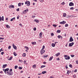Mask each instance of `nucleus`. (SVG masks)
<instances>
[{
	"label": "nucleus",
	"mask_w": 78,
	"mask_h": 78,
	"mask_svg": "<svg viewBox=\"0 0 78 78\" xmlns=\"http://www.w3.org/2000/svg\"><path fill=\"white\" fill-rule=\"evenodd\" d=\"M28 11V9H27L25 10L21 14H26L27 12Z\"/></svg>",
	"instance_id": "f257e3e1"
},
{
	"label": "nucleus",
	"mask_w": 78,
	"mask_h": 78,
	"mask_svg": "<svg viewBox=\"0 0 78 78\" xmlns=\"http://www.w3.org/2000/svg\"><path fill=\"white\" fill-rule=\"evenodd\" d=\"M25 5H27V6H29L30 5V2L28 1H26L25 2Z\"/></svg>",
	"instance_id": "f03ea898"
},
{
	"label": "nucleus",
	"mask_w": 78,
	"mask_h": 78,
	"mask_svg": "<svg viewBox=\"0 0 78 78\" xmlns=\"http://www.w3.org/2000/svg\"><path fill=\"white\" fill-rule=\"evenodd\" d=\"M64 57H65V59L66 60H67V59H70V57L69 56L67 55H64Z\"/></svg>",
	"instance_id": "7ed1b4c3"
},
{
	"label": "nucleus",
	"mask_w": 78,
	"mask_h": 78,
	"mask_svg": "<svg viewBox=\"0 0 78 78\" xmlns=\"http://www.w3.org/2000/svg\"><path fill=\"white\" fill-rule=\"evenodd\" d=\"M7 74L8 75H13V72H7Z\"/></svg>",
	"instance_id": "20e7f679"
},
{
	"label": "nucleus",
	"mask_w": 78,
	"mask_h": 78,
	"mask_svg": "<svg viewBox=\"0 0 78 78\" xmlns=\"http://www.w3.org/2000/svg\"><path fill=\"white\" fill-rule=\"evenodd\" d=\"M45 51L44 50V49H41V50L40 53H41V55H42V54H43V53H45Z\"/></svg>",
	"instance_id": "39448f33"
},
{
	"label": "nucleus",
	"mask_w": 78,
	"mask_h": 78,
	"mask_svg": "<svg viewBox=\"0 0 78 78\" xmlns=\"http://www.w3.org/2000/svg\"><path fill=\"white\" fill-rule=\"evenodd\" d=\"M73 41V38H72V37H71L70 38L69 42H72Z\"/></svg>",
	"instance_id": "423d86ee"
},
{
	"label": "nucleus",
	"mask_w": 78,
	"mask_h": 78,
	"mask_svg": "<svg viewBox=\"0 0 78 78\" xmlns=\"http://www.w3.org/2000/svg\"><path fill=\"white\" fill-rule=\"evenodd\" d=\"M74 5V4L72 2H71L69 3V6H72Z\"/></svg>",
	"instance_id": "0eeeda50"
},
{
	"label": "nucleus",
	"mask_w": 78,
	"mask_h": 78,
	"mask_svg": "<svg viewBox=\"0 0 78 78\" xmlns=\"http://www.w3.org/2000/svg\"><path fill=\"white\" fill-rule=\"evenodd\" d=\"M73 44H74V43L73 42L69 43V47H72V46Z\"/></svg>",
	"instance_id": "6e6552de"
},
{
	"label": "nucleus",
	"mask_w": 78,
	"mask_h": 78,
	"mask_svg": "<svg viewBox=\"0 0 78 78\" xmlns=\"http://www.w3.org/2000/svg\"><path fill=\"white\" fill-rule=\"evenodd\" d=\"M66 23V21H63L62 22H60L59 23H60V24H64V23Z\"/></svg>",
	"instance_id": "1a4fd4ad"
},
{
	"label": "nucleus",
	"mask_w": 78,
	"mask_h": 78,
	"mask_svg": "<svg viewBox=\"0 0 78 78\" xmlns=\"http://www.w3.org/2000/svg\"><path fill=\"white\" fill-rule=\"evenodd\" d=\"M12 46L14 49H15V50L17 49V47L15 45H14V44H12Z\"/></svg>",
	"instance_id": "9d476101"
},
{
	"label": "nucleus",
	"mask_w": 78,
	"mask_h": 78,
	"mask_svg": "<svg viewBox=\"0 0 78 78\" xmlns=\"http://www.w3.org/2000/svg\"><path fill=\"white\" fill-rule=\"evenodd\" d=\"M7 66V64L3 65L2 66L3 69H5Z\"/></svg>",
	"instance_id": "9b49d317"
},
{
	"label": "nucleus",
	"mask_w": 78,
	"mask_h": 78,
	"mask_svg": "<svg viewBox=\"0 0 78 78\" xmlns=\"http://www.w3.org/2000/svg\"><path fill=\"white\" fill-rule=\"evenodd\" d=\"M14 8V6L13 5H10L9 6V8Z\"/></svg>",
	"instance_id": "f8f14e48"
},
{
	"label": "nucleus",
	"mask_w": 78,
	"mask_h": 78,
	"mask_svg": "<svg viewBox=\"0 0 78 78\" xmlns=\"http://www.w3.org/2000/svg\"><path fill=\"white\" fill-rule=\"evenodd\" d=\"M53 58V56H52V57H50V58L49 59V61H51V60H52Z\"/></svg>",
	"instance_id": "ddd939ff"
},
{
	"label": "nucleus",
	"mask_w": 78,
	"mask_h": 78,
	"mask_svg": "<svg viewBox=\"0 0 78 78\" xmlns=\"http://www.w3.org/2000/svg\"><path fill=\"white\" fill-rule=\"evenodd\" d=\"M57 37H58V39H60V38H61V37H62L61 39H62V36H61V35H58Z\"/></svg>",
	"instance_id": "4468645a"
},
{
	"label": "nucleus",
	"mask_w": 78,
	"mask_h": 78,
	"mask_svg": "<svg viewBox=\"0 0 78 78\" xmlns=\"http://www.w3.org/2000/svg\"><path fill=\"white\" fill-rule=\"evenodd\" d=\"M35 22H36L37 23H39V20H34Z\"/></svg>",
	"instance_id": "2eb2a0df"
},
{
	"label": "nucleus",
	"mask_w": 78,
	"mask_h": 78,
	"mask_svg": "<svg viewBox=\"0 0 78 78\" xmlns=\"http://www.w3.org/2000/svg\"><path fill=\"white\" fill-rule=\"evenodd\" d=\"M56 44H55L54 43H52L51 44V46L52 47H54L55 46V45Z\"/></svg>",
	"instance_id": "dca6fc26"
},
{
	"label": "nucleus",
	"mask_w": 78,
	"mask_h": 78,
	"mask_svg": "<svg viewBox=\"0 0 78 78\" xmlns=\"http://www.w3.org/2000/svg\"><path fill=\"white\" fill-rule=\"evenodd\" d=\"M31 43L33 45H36V42H32Z\"/></svg>",
	"instance_id": "f3484780"
},
{
	"label": "nucleus",
	"mask_w": 78,
	"mask_h": 78,
	"mask_svg": "<svg viewBox=\"0 0 78 78\" xmlns=\"http://www.w3.org/2000/svg\"><path fill=\"white\" fill-rule=\"evenodd\" d=\"M47 73V71H43L42 72V74H45V73Z\"/></svg>",
	"instance_id": "a211bd4d"
},
{
	"label": "nucleus",
	"mask_w": 78,
	"mask_h": 78,
	"mask_svg": "<svg viewBox=\"0 0 78 78\" xmlns=\"http://www.w3.org/2000/svg\"><path fill=\"white\" fill-rule=\"evenodd\" d=\"M60 55V53H57L55 55V56H59Z\"/></svg>",
	"instance_id": "6ab92c4d"
},
{
	"label": "nucleus",
	"mask_w": 78,
	"mask_h": 78,
	"mask_svg": "<svg viewBox=\"0 0 78 78\" xmlns=\"http://www.w3.org/2000/svg\"><path fill=\"white\" fill-rule=\"evenodd\" d=\"M71 73V71L68 70L67 72V74H69V73Z\"/></svg>",
	"instance_id": "aec40b11"
},
{
	"label": "nucleus",
	"mask_w": 78,
	"mask_h": 78,
	"mask_svg": "<svg viewBox=\"0 0 78 78\" xmlns=\"http://www.w3.org/2000/svg\"><path fill=\"white\" fill-rule=\"evenodd\" d=\"M13 53L15 56H17V53H16L15 52H14Z\"/></svg>",
	"instance_id": "412c9836"
},
{
	"label": "nucleus",
	"mask_w": 78,
	"mask_h": 78,
	"mask_svg": "<svg viewBox=\"0 0 78 78\" xmlns=\"http://www.w3.org/2000/svg\"><path fill=\"white\" fill-rule=\"evenodd\" d=\"M33 68H34V69H35L36 67V65H34L33 66H32Z\"/></svg>",
	"instance_id": "4be33fe9"
},
{
	"label": "nucleus",
	"mask_w": 78,
	"mask_h": 78,
	"mask_svg": "<svg viewBox=\"0 0 78 78\" xmlns=\"http://www.w3.org/2000/svg\"><path fill=\"white\" fill-rule=\"evenodd\" d=\"M63 17H66V13H64L63 14Z\"/></svg>",
	"instance_id": "5701e85b"
},
{
	"label": "nucleus",
	"mask_w": 78,
	"mask_h": 78,
	"mask_svg": "<svg viewBox=\"0 0 78 78\" xmlns=\"http://www.w3.org/2000/svg\"><path fill=\"white\" fill-rule=\"evenodd\" d=\"M9 68H7L5 69V72H7L9 70Z\"/></svg>",
	"instance_id": "b1692460"
},
{
	"label": "nucleus",
	"mask_w": 78,
	"mask_h": 78,
	"mask_svg": "<svg viewBox=\"0 0 78 78\" xmlns=\"http://www.w3.org/2000/svg\"><path fill=\"white\" fill-rule=\"evenodd\" d=\"M15 17H14L13 18H12L11 19L10 21H13V20H15Z\"/></svg>",
	"instance_id": "393cba45"
},
{
	"label": "nucleus",
	"mask_w": 78,
	"mask_h": 78,
	"mask_svg": "<svg viewBox=\"0 0 78 78\" xmlns=\"http://www.w3.org/2000/svg\"><path fill=\"white\" fill-rule=\"evenodd\" d=\"M23 57H25V56H26V54H25V53H23Z\"/></svg>",
	"instance_id": "a878e982"
},
{
	"label": "nucleus",
	"mask_w": 78,
	"mask_h": 78,
	"mask_svg": "<svg viewBox=\"0 0 78 78\" xmlns=\"http://www.w3.org/2000/svg\"><path fill=\"white\" fill-rule=\"evenodd\" d=\"M12 59V57H11L9 59V61H11V60Z\"/></svg>",
	"instance_id": "bb28decb"
},
{
	"label": "nucleus",
	"mask_w": 78,
	"mask_h": 78,
	"mask_svg": "<svg viewBox=\"0 0 78 78\" xmlns=\"http://www.w3.org/2000/svg\"><path fill=\"white\" fill-rule=\"evenodd\" d=\"M60 32H61V31H60V30H58L57 31V33H60Z\"/></svg>",
	"instance_id": "cd10ccee"
},
{
	"label": "nucleus",
	"mask_w": 78,
	"mask_h": 78,
	"mask_svg": "<svg viewBox=\"0 0 78 78\" xmlns=\"http://www.w3.org/2000/svg\"><path fill=\"white\" fill-rule=\"evenodd\" d=\"M39 36L40 37H41V36H42V32H41L39 34Z\"/></svg>",
	"instance_id": "c85d7f7f"
},
{
	"label": "nucleus",
	"mask_w": 78,
	"mask_h": 78,
	"mask_svg": "<svg viewBox=\"0 0 78 78\" xmlns=\"http://www.w3.org/2000/svg\"><path fill=\"white\" fill-rule=\"evenodd\" d=\"M45 67V65H42L41 67V68H43V67Z\"/></svg>",
	"instance_id": "c756f323"
},
{
	"label": "nucleus",
	"mask_w": 78,
	"mask_h": 78,
	"mask_svg": "<svg viewBox=\"0 0 78 78\" xmlns=\"http://www.w3.org/2000/svg\"><path fill=\"white\" fill-rule=\"evenodd\" d=\"M17 68H18V66H15V69H17Z\"/></svg>",
	"instance_id": "7c9ffc66"
},
{
	"label": "nucleus",
	"mask_w": 78,
	"mask_h": 78,
	"mask_svg": "<svg viewBox=\"0 0 78 78\" xmlns=\"http://www.w3.org/2000/svg\"><path fill=\"white\" fill-rule=\"evenodd\" d=\"M6 27L7 28H9V26L8 24L6 25Z\"/></svg>",
	"instance_id": "2f4dec72"
},
{
	"label": "nucleus",
	"mask_w": 78,
	"mask_h": 78,
	"mask_svg": "<svg viewBox=\"0 0 78 78\" xmlns=\"http://www.w3.org/2000/svg\"><path fill=\"white\" fill-rule=\"evenodd\" d=\"M52 25L54 26V27H55V28L56 27V26H57V25H55V24H53Z\"/></svg>",
	"instance_id": "473e14b6"
},
{
	"label": "nucleus",
	"mask_w": 78,
	"mask_h": 78,
	"mask_svg": "<svg viewBox=\"0 0 78 78\" xmlns=\"http://www.w3.org/2000/svg\"><path fill=\"white\" fill-rule=\"evenodd\" d=\"M25 48L27 50H29V48H28L27 46H25Z\"/></svg>",
	"instance_id": "72a5a7b5"
},
{
	"label": "nucleus",
	"mask_w": 78,
	"mask_h": 78,
	"mask_svg": "<svg viewBox=\"0 0 78 78\" xmlns=\"http://www.w3.org/2000/svg\"><path fill=\"white\" fill-rule=\"evenodd\" d=\"M18 6H21V3L20 2L18 3Z\"/></svg>",
	"instance_id": "f704fd0d"
},
{
	"label": "nucleus",
	"mask_w": 78,
	"mask_h": 78,
	"mask_svg": "<svg viewBox=\"0 0 78 78\" xmlns=\"http://www.w3.org/2000/svg\"><path fill=\"white\" fill-rule=\"evenodd\" d=\"M68 26H69V25L67 24H66L65 25V27H68Z\"/></svg>",
	"instance_id": "c9c22d12"
},
{
	"label": "nucleus",
	"mask_w": 78,
	"mask_h": 78,
	"mask_svg": "<svg viewBox=\"0 0 78 78\" xmlns=\"http://www.w3.org/2000/svg\"><path fill=\"white\" fill-rule=\"evenodd\" d=\"M45 48V46L43 45L41 49L44 50Z\"/></svg>",
	"instance_id": "e433bc0d"
},
{
	"label": "nucleus",
	"mask_w": 78,
	"mask_h": 78,
	"mask_svg": "<svg viewBox=\"0 0 78 78\" xmlns=\"http://www.w3.org/2000/svg\"><path fill=\"white\" fill-rule=\"evenodd\" d=\"M70 9L71 10H73V9H74L73 7L70 8Z\"/></svg>",
	"instance_id": "4c0bfd02"
},
{
	"label": "nucleus",
	"mask_w": 78,
	"mask_h": 78,
	"mask_svg": "<svg viewBox=\"0 0 78 78\" xmlns=\"http://www.w3.org/2000/svg\"><path fill=\"white\" fill-rule=\"evenodd\" d=\"M69 67H71V68H72V65L71 64H70L69 65Z\"/></svg>",
	"instance_id": "58836bf2"
},
{
	"label": "nucleus",
	"mask_w": 78,
	"mask_h": 78,
	"mask_svg": "<svg viewBox=\"0 0 78 78\" xmlns=\"http://www.w3.org/2000/svg\"><path fill=\"white\" fill-rule=\"evenodd\" d=\"M19 69H20V70H21V69H22V67H19Z\"/></svg>",
	"instance_id": "ea45409f"
},
{
	"label": "nucleus",
	"mask_w": 78,
	"mask_h": 78,
	"mask_svg": "<svg viewBox=\"0 0 78 78\" xmlns=\"http://www.w3.org/2000/svg\"><path fill=\"white\" fill-rule=\"evenodd\" d=\"M51 36H54V34H53V33H51Z\"/></svg>",
	"instance_id": "a19ab883"
},
{
	"label": "nucleus",
	"mask_w": 78,
	"mask_h": 78,
	"mask_svg": "<svg viewBox=\"0 0 78 78\" xmlns=\"http://www.w3.org/2000/svg\"><path fill=\"white\" fill-rule=\"evenodd\" d=\"M12 69H10L9 70V72H12Z\"/></svg>",
	"instance_id": "79ce46f5"
},
{
	"label": "nucleus",
	"mask_w": 78,
	"mask_h": 78,
	"mask_svg": "<svg viewBox=\"0 0 78 78\" xmlns=\"http://www.w3.org/2000/svg\"><path fill=\"white\" fill-rule=\"evenodd\" d=\"M33 30H34V31H36V27H35L33 29Z\"/></svg>",
	"instance_id": "37998d69"
},
{
	"label": "nucleus",
	"mask_w": 78,
	"mask_h": 78,
	"mask_svg": "<svg viewBox=\"0 0 78 78\" xmlns=\"http://www.w3.org/2000/svg\"><path fill=\"white\" fill-rule=\"evenodd\" d=\"M76 72H77V69H75L74 71V72L76 73Z\"/></svg>",
	"instance_id": "c03bdc74"
},
{
	"label": "nucleus",
	"mask_w": 78,
	"mask_h": 78,
	"mask_svg": "<svg viewBox=\"0 0 78 78\" xmlns=\"http://www.w3.org/2000/svg\"><path fill=\"white\" fill-rule=\"evenodd\" d=\"M1 54L2 55H3L4 54V52H1Z\"/></svg>",
	"instance_id": "a18cd8bd"
},
{
	"label": "nucleus",
	"mask_w": 78,
	"mask_h": 78,
	"mask_svg": "<svg viewBox=\"0 0 78 78\" xmlns=\"http://www.w3.org/2000/svg\"><path fill=\"white\" fill-rule=\"evenodd\" d=\"M64 4H65V3L64 2H63L62 3V4L63 5H64Z\"/></svg>",
	"instance_id": "49530a36"
},
{
	"label": "nucleus",
	"mask_w": 78,
	"mask_h": 78,
	"mask_svg": "<svg viewBox=\"0 0 78 78\" xmlns=\"http://www.w3.org/2000/svg\"><path fill=\"white\" fill-rule=\"evenodd\" d=\"M44 58H47V56H48V55H46V56H45V55H44Z\"/></svg>",
	"instance_id": "de8ad7c7"
},
{
	"label": "nucleus",
	"mask_w": 78,
	"mask_h": 78,
	"mask_svg": "<svg viewBox=\"0 0 78 78\" xmlns=\"http://www.w3.org/2000/svg\"><path fill=\"white\" fill-rule=\"evenodd\" d=\"M76 63L77 64H78V60H76Z\"/></svg>",
	"instance_id": "09e8293b"
},
{
	"label": "nucleus",
	"mask_w": 78,
	"mask_h": 78,
	"mask_svg": "<svg viewBox=\"0 0 78 78\" xmlns=\"http://www.w3.org/2000/svg\"><path fill=\"white\" fill-rule=\"evenodd\" d=\"M8 49H9L11 48V46H9L8 48Z\"/></svg>",
	"instance_id": "8fccbe9b"
},
{
	"label": "nucleus",
	"mask_w": 78,
	"mask_h": 78,
	"mask_svg": "<svg viewBox=\"0 0 78 78\" xmlns=\"http://www.w3.org/2000/svg\"><path fill=\"white\" fill-rule=\"evenodd\" d=\"M19 62H22V60H19Z\"/></svg>",
	"instance_id": "3c124183"
},
{
	"label": "nucleus",
	"mask_w": 78,
	"mask_h": 78,
	"mask_svg": "<svg viewBox=\"0 0 78 78\" xmlns=\"http://www.w3.org/2000/svg\"><path fill=\"white\" fill-rule=\"evenodd\" d=\"M67 45H68V43H66L65 45L66 47H67Z\"/></svg>",
	"instance_id": "603ef678"
},
{
	"label": "nucleus",
	"mask_w": 78,
	"mask_h": 78,
	"mask_svg": "<svg viewBox=\"0 0 78 78\" xmlns=\"http://www.w3.org/2000/svg\"><path fill=\"white\" fill-rule=\"evenodd\" d=\"M19 25H20V27H22V24L21 23H20L19 24Z\"/></svg>",
	"instance_id": "864d4df0"
},
{
	"label": "nucleus",
	"mask_w": 78,
	"mask_h": 78,
	"mask_svg": "<svg viewBox=\"0 0 78 78\" xmlns=\"http://www.w3.org/2000/svg\"><path fill=\"white\" fill-rule=\"evenodd\" d=\"M16 10L17 11H19V8L17 9Z\"/></svg>",
	"instance_id": "5fc2aeb1"
},
{
	"label": "nucleus",
	"mask_w": 78,
	"mask_h": 78,
	"mask_svg": "<svg viewBox=\"0 0 78 78\" xmlns=\"http://www.w3.org/2000/svg\"><path fill=\"white\" fill-rule=\"evenodd\" d=\"M73 78H75V77H76V75H73Z\"/></svg>",
	"instance_id": "6e6d98bb"
},
{
	"label": "nucleus",
	"mask_w": 78,
	"mask_h": 78,
	"mask_svg": "<svg viewBox=\"0 0 78 78\" xmlns=\"http://www.w3.org/2000/svg\"><path fill=\"white\" fill-rule=\"evenodd\" d=\"M40 1L41 2H44V0H40Z\"/></svg>",
	"instance_id": "4d7b16f0"
},
{
	"label": "nucleus",
	"mask_w": 78,
	"mask_h": 78,
	"mask_svg": "<svg viewBox=\"0 0 78 78\" xmlns=\"http://www.w3.org/2000/svg\"><path fill=\"white\" fill-rule=\"evenodd\" d=\"M2 17L0 16V21H2Z\"/></svg>",
	"instance_id": "13d9d810"
},
{
	"label": "nucleus",
	"mask_w": 78,
	"mask_h": 78,
	"mask_svg": "<svg viewBox=\"0 0 78 78\" xmlns=\"http://www.w3.org/2000/svg\"><path fill=\"white\" fill-rule=\"evenodd\" d=\"M66 69H68V67H67V65H66Z\"/></svg>",
	"instance_id": "bf43d9fd"
},
{
	"label": "nucleus",
	"mask_w": 78,
	"mask_h": 78,
	"mask_svg": "<svg viewBox=\"0 0 78 78\" xmlns=\"http://www.w3.org/2000/svg\"><path fill=\"white\" fill-rule=\"evenodd\" d=\"M0 39H2V40H3V39H4V38H2V37H0Z\"/></svg>",
	"instance_id": "052dcab7"
},
{
	"label": "nucleus",
	"mask_w": 78,
	"mask_h": 78,
	"mask_svg": "<svg viewBox=\"0 0 78 78\" xmlns=\"http://www.w3.org/2000/svg\"><path fill=\"white\" fill-rule=\"evenodd\" d=\"M71 56L72 58H73V57H74V55H71Z\"/></svg>",
	"instance_id": "680f3d73"
},
{
	"label": "nucleus",
	"mask_w": 78,
	"mask_h": 78,
	"mask_svg": "<svg viewBox=\"0 0 78 78\" xmlns=\"http://www.w3.org/2000/svg\"><path fill=\"white\" fill-rule=\"evenodd\" d=\"M5 20H8V18H5Z\"/></svg>",
	"instance_id": "e2e57ef3"
},
{
	"label": "nucleus",
	"mask_w": 78,
	"mask_h": 78,
	"mask_svg": "<svg viewBox=\"0 0 78 78\" xmlns=\"http://www.w3.org/2000/svg\"><path fill=\"white\" fill-rule=\"evenodd\" d=\"M46 63H47V62H43V64H46Z\"/></svg>",
	"instance_id": "0e129e2a"
},
{
	"label": "nucleus",
	"mask_w": 78,
	"mask_h": 78,
	"mask_svg": "<svg viewBox=\"0 0 78 78\" xmlns=\"http://www.w3.org/2000/svg\"><path fill=\"white\" fill-rule=\"evenodd\" d=\"M26 62H27V61H24V64H26Z\"/></svg>",
	"instance_id": "69168bd1"
},
{
	"label": "nucleus",
	"mask_w": 78,
	"mask_h": 78,
	"mask_svg": "<svg viewBox=\"0 0 78 78\" xmlns=\"http://www.w3.org/2000/svg\"><path fill=\"white\" fill-rule=\"evenodd\" d=\"M57 60H58V61H59V58H57Z\"/></svg>",
	"instance_id": "338daca9"
},
{
	"label": "nucleus",
	"mask_w": 78,
	"mask_h": 78,
	"mask_svg": "<svg viewBox=\"0 0 78 78\" xmlns=\"http://www.w3.org/2000/svg\"><path fill=\"white\" fill-rule=\"evenodd\" d=\"M17 19H19V16H17Z\"/></svg>",
	"instance_id": "774afa93"
}]
</instances>
